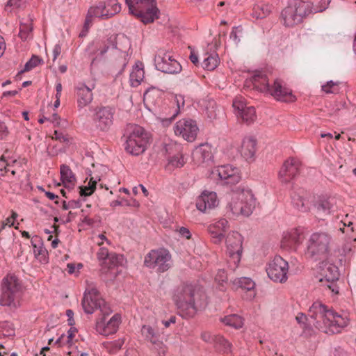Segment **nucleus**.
Instances as JSON below:
<instances>
[{"label":"nucleus","instance_id":"f257e3e1","mask_svg":"<svg viewBox=\"0 0 356 356\" xmlns=\"http://www.w3.org/2000/svg\"><path fill=\"white\" fill-rule=\"evenodd\" d=\"M172 300L184 318L193 317L207 305L205 293L192 284H182L177 287L173 292Z\"/></svg>","mask_w":356,"mask_h":356},{"label":"nucleus","instance_id":"f03ea898","mask_svg":"<svg viewBox=\"0 0 356 356\" xmlns=\"http://www.w3.org/2000/svg\"><path fill=\"white\" fill-rule=\"evenodd\" d=\"M309 316L313 320L311 323L327 334L338 333L348 324L346 317L328 309L321 302H315L309 307Z\"/></svg>","mask_w":356,"mask_h":356},{"label":"nucleus","instance_id":"7ed1b4c3","mask_svg":"<svg viewBox=\"0 0 356 356\" xmlns=\"http://www.w3.org/2000/svg\"><path fill=\"white\" fill-rule=\"evenodd\" d=\"M256 200L250 189L238 188L230 194L227 209L234 216H249L255 207Z\"/></svg>","mask_w":356,"mask_h":356},{"label":"nucleus","instance_id":"20e7f679","mask_svg":"<svg viewBox=\"0 0 356 356\" xmlns=\"http://www.w3.org/2000/svg\"><path fill=\"white\" fill-rule=\"evenodd\" d=\"M332 244V237L328 233L314 232L307 241L305 254L315 261L325 258L330 252Z\"/></svg>","mask_w":356,"mask_h":356},{"label":"nucleus","instance_id":"39448f33","mask_svg":"<svg viewBox=\"0 0 356 356\" xmlns=\"http://www.w3.org/2000/svg\"><path fill=\"white\" fill-rule=\"evenodd\" d=\"M21 286L18 279L14 275H7L0 286V305L10 309L20 306Z\"/></svg>","mask_w":356,"mask_h":356},{"label":"nucleus","instance_id":"423d86ee","mask_svg":"<svg viewBox=\"0 0 356 356\" xmlns=\"http://www.w3.org/2000/svg\"><path fill=\"white\" fill-rule=\"evenodd\" d=\"M129 13L140 19L144 24L153 22L159 18L160 10L156 0H125Z\"/></svg>","mask_w":356,"mask_h":356},{"label":"nucleus","instance_id":"0eeeda50","mask_svg":"<svg viewBox=\"0 0 356 356\" xmlns=\"http://www.w3.org/2000/svg\"><path fill=\"white\" fill-rule=\"evenodd\" d=\"M81 305L84 312L89 314H92L97 309L104 316H109L113 312L110 306L101 298L97 289L91 285L86 289Z\"/></svg>","mask_w":356,"mask_h":356},{"label":"nucleus","instance_id":"6e6552de","mask_svg":"<svg viewBox=\"0 0 356 356\" xmlns=\"http://www.w3.org/2000/svg\"><path fill=\"white\" fill-rule=\"evenodd\" d=\"M129 134L125 144L126 151L135 156L143 153L146 149L149 138L144 129L138 125L133 124L129 128Z\"/></svg>","mask_w":356,"mask_h":356},{"label":"nucleus","instance_id":"1a4fd4ad","mask_svg":"<svg viewBox=\"0 0 356 356\" xmlns=\"http://www.w3.org/2000/svg\"><path fill=\"white\" fill-rule=\"evenodd\" d=\"M309 9L310 6L307 2L295 0L282 12L284 24L291 27L301 23Z\"/></svg>","mask_w":356,"mask_h":356},{"label":"nucleus","instance_id":"9d476101","mask_svg":"<svg viewBox=\"0 0 356 356\" xmlns=\"http://www.w3.org/2000/svg\"><path fill=\"white\" fill-rule=\"evenodd\" d=\"M228 267L235 270L238 267L243 252V236L237 232L229 233L226 238Z\"/></svg>","mask_w":356,"mask_h":356},{"label":"nucleus","instance_id":"9b49d317","mask_svg":"<svg viewBox=\"0 0 356 356\" xmlns=\"http://www.w3.org/2000/svg\"><path fill=\"white\" fill-rule=\"evenodd\" d=\"M154 64L158 70L168 74H178L181 71L180 63L170 52L159 49L154 57Z\"/></svg>","mask_w":356,"mask_h":356},{"label":"nucleus","instance_id":"f8f14e48","mask_svg":"<svg viewBox=\"0 0 356 356\" xmlns=\"http://www.w3.org/2000/svg\"><path fill=\"white\" fill-rule=\"evenodd\" d=\"M171 256L164 250H153L145 257V265L150 268H157L159 272H165L170 267Z\"/></svg>","mask_w":356,"mask_h":356},{"label":"nucleus","instance_id":"ddd939ff","mask_svg":"<svg viewBox=\"0 0 356 356\" xmlns=\"http://www.w3.org/2000/svg\"><path fill=\"white\" fill-rule=\"evenodd\" d=\"M268 277L275 282L283 283L287 280L289 264L280 256H275L267 265Z\"/></svg>","mask_w":356,"mask_h":356},{"label":"nucleus","instance_id":"4468645a","mask_svg":"<svg viewBox=\"0 0 356 356\" xmlns=\"http://www.w3.org/2000/svg\"><path fill=\"white\" fill-rule=\"evenodd\" d=\"M114 110L108 106H100L94 109L92 122L97 130L107 131L113 123Z\"/></svg>","mask_w":356,"mask_h":356},{"label":"nucleus","instance_id":"2eb2a0df","mask_svg":"<svg viewBox=\"0 0 356 356\" xmlns=\"http://www.w3.org/2000/svg\"><path fill=\"white\" fill-rule=\"evenodd\" d=\"M235 115L243 122L250 124L257 119L254 106H248L245 99L241 96L236 97L232 104Z\"/></svg>","mask_w":356,"mask_h":356},{"label":"nucleus","instance_id":"dca6fc26","mask_svg":"<svg viewBox=\"0 0 356 356\" xmlns=\"http://www.w3.org/2000/svg\"><path fill=\"white\" fill-rule=\"evenodd\" d=\"M199 129L195 121L191 119H181L176 122L174 131L176 136H181L188 142L195 140Z\"/></svg>","mask_w":356,"mask_h":356},{"label":"nucleus","instance_id":"f3484780","mask_svg":"<svg viewBox=\"0 0 356 356\" xmlns=\"http://www.w3.org/2000/svg\"><path fill=\"white\" fill-rule=\"evenodd\" d=\"M213 178L218 177L224 184L234 185L241 180L239 171L231 165L218 166L212 171Z\"/></svg>","mask_w":356,"mask_h":356},{"label":"nucleus","instance_id":"a211bd4d","mask_svg":"<svg viewBox=\"0 0 356 356\" xmlns=\"http://www.w3.org/2000/svg\"><path fill=\"white\" fill-rule=\"evenodd\" d=\"M106 316L102 315V317L97 319L95 323L97 332L104 336L115 334L121 322V317L118 314L113 315L108 321H106Z\"/></svg>","mask_w":356,"mask_h":356},{"label":"nucleus","instance_id":"6ab92c4d","mask_svg":"<svg viewBox=\"0 0 356 356\" xmlns=\"http://www.w3.org/2000/svg\"><path fill=\"white\" fill-rule=\"evenodd\" d=\"M322 277L319 279L321 282L324 283L332 293L337 294L339 293V287L336 284V281L339 277L338 268L332 264H326L321 269Z\"/></svg>","mask_w":356,"mask_h":356},{"label":"nucleus","instance_id":"aec40b11","mask_svg":"<svg viewBox=\"0 0 356 356\" xmlns=\"http://www.w3.org/2000/svg\"><path fill=\"white\" fill-rule=\"evenodd\" d=\"M141 334L153 345V348L157 352V356L165 355L167 348L161 340V335L158 331L150 325H145L141 328Z\"/></svg>","mask_w":356,"mask_h":356},{"label":"nucleus","instance_id":"412c9836","mask_svg":"<svg viewBox=\"0 0 356 356\" xmlns=\"http://www.w3.org/2000/svg\"><path fill=\"white\" fill-rule=\"evenodd\" d=\"M279 101L293 102L296 97L293 95L292 90L286 86L280 79H275L273 84L270 86V90L266 92Z\"/></svg>","mask_w":356,"mask_h":356},{"label":"nucleus","instance_id":"4be33fe9","mask_svg":"<svg viewBox=\"0 0 356 356\" xmlns=\"http://www.w3.org/2000/svg\"><path fill=\"white\" fill-rule=\"evenodd\" d=\"M95 85L92 83L90 86H86L85 83H80L76 87V103L79 110L90 105L93 99L92 90Z\"/></svg>","mask_w":356,"mask_h":356},{"label":"nucleus","instance_id":"5701e85b","mask_svg":"<svg viewBox=\"0 0 356 356\" xmlns=\"http://www.w3.org/2000/svg\"><path fill=\"white\" fill-rule=\"evenodd\" d=\"M300 162L293 158H290L284 161L279 171V178L283 183H288L298 173Z\"/></svg>","mask_w":356,"mask_h":356},{"label":"nucleus","instance_id":"b1692460","mask_svg":"<svg viewBox=\"0 0 356 356\" xmlns=\"http://www.w3.org/2000/svg\"><path fill=\"white\" fill-rule=\"evenodd\" d=\"M218 200L215 192L204 191L196 200V208L206 213L218 205Z\"/></svg>","mask_w":356,"mask_h":356},{"label":"nucleus","instance_id":"393cba45","mask_svg":"<svg viewBox=\"0 0 356 356\" xmlns=\"http://www.w3.org/2000/svg\"><path fill=\"white\" fill-rule=\"evenodd\" d=\"M302 241V232L298 229H292L284 233L281 247L286 250H296Z\"/></svg>","mask_w":356,"mask_h":356},{"label":"nucleus","instance_id":"a878e982","mask_svg":"<svg viewBox=\"0 0 356 356\" xmlns=\"http://www.w3.org/2000/svg\"><path fill=\"white\" fill-rule=\"evenodd\" d=\"M229 228V222L225 218H221L210 225L209 227V232L211 234L213 243H220L225 236V233Z\"/></svg>","mask_w":356,"mask_h":356},{"label":"nucleus","instance_id":"bb28decb","mask_svg":"<svg viewBox=\"0 0 356 356\" xmlns=\"http://www.w3.org/2000/svg\"><path fill=\"white\" fill-rule=\"evenodd\" d=\"M257 141L254 136H245L241 146V156L247 161L253 160L257 151Z\"/></svg>","mask_w":356,"mask_h":356},{"label":"nucleus","instance_id":"cd10ccee","mask_svg":"<svg viewBox=\"0 0 356 356\" xmlns=\"http://www.w3.org/2000/svg\"><path fill=\"white\" fill-rule=\"evenodd\" d=\"M192 156L197 163L210 161L213 158L211 146L207 143L199 145L193 150Z\"/></svg>","mask_w":356,"mask_h":356},{"label":"nucleus","instance_id":"c85d7f7f","mask_svg":"<svg viewBox=\"0 0 356 356\" xmlns=\"http://www.w3.org/2000/svg\"><path fill=\"white\" fill-rule=\"evenodd\" d=\"M254 86L262 92L266 93L270 90V84L268 83L266 74L261 71L254 72L252 77Z\"/></svg>","mask_w":356,"mask_h":356},{"label":"nucleus","instance_id":"c756f323","mask_svg":"<svg viewBox=\"0 0 356 356\" xmlns=\"http://www.w3.org/2000/svg\"><path fill=\"white\" fill-rule=\"evenodd\" d=\"M33 29V19L29 17L24 19L20 23L19 36L22 40H27L32 38Z\"/></svg>","mask_w":356,"mask_h":356},{"label":"nucleus","instance_id":"7c9ffc66","mask_svg":"<svg viewBox=\"0 0 356 356\" xmlns=\"http://www.w3.org/2000/svg\"><path fill=\"white\" fill-rule=\"evenodd\" d=\"M220 63L218 55L215 53H206L203 61L201 63L202 67L208 71L214 70Z\"/></svg>","mask_w":356,"mask_h":356},{"label":"nucleus","instance_id":"2f4dec72","mask_svg":"<svg viewBox=\"0 0 356 356\" xmlns=\"http://www.w3.org/2000/svg\"><path fill=\"white\" fill-rule=\"evenodd\" d=\"M89 17H95L102 19H108L110 17L107 16L108 10L105 2H99L97 6H92L88 11Z\"/></svg>","mask_w":356,"mask_h":356},{"label":"nucleus","instance_id":"473e14b6","mask_svg":"<svg viewBox=\"0 0 356 356\" xmlns=\"http://www.w3.org/2000/svg\"><path fill=\"white\" fill-rule=\"evenodd\" d=\"M60 170V178L65 186L70 187L73 186L76 181V178L70 167L65 164L61 165Z\"/></svg>","mask_w":356,"mask_h":356},{"label":"nucleus","instance_id":"72a5a7b5","mask_svg":"<svg viewBox=\"0 0 356 356\" xmlns=\"http://www.w3.org/2000/svg\"><path fill=\"white\" fill-rule=\"evenodd\" d=\"M234 289H241L246 291H251L254 288V282L249 277H243L235 279L232 282Z\"/></svg>","mask_w":356,"mask_h":356},{"label":"nucleus","instance_id":"f704fd0d","mask_svg":"<svg viewBox=\"0 0 356 356\" xmlns=\"http://www.w3.org/2000/svg\"><path fill=\"white\" fill-rule=\"evenodd\" d=\"M333 204L329 199L326 198L319 199L315 204L317 213L325 216L330 213Z\"/></svg>","mask_w":356,"mask_h":356},{"label":"nucleus","instance_id":"c9c22d12","mask_svg":"<svg viewBox=\"0 0 356 356\" xmlns=\"http://www.w3.org/2000/svg\"><path fill=\"white\" fill-rule=\"evenodd\" d=\"M292 204L294 208L301 212H307L309 210V201L298 194L292 196Z\"/></svg>","mask_w":356,"mask_h":356},{"label":"nucleus","instance_id":"e433bc0d","mask_svg":"<svg viewBox=\"0 0 356 356\" xmlns=\"http://www.w3.org/2000/svg\"><path fill=\"white\" fill-rule=\"evenodd\" d=\"M221 321L225 325L234 327L236 329L241 328L243 325V318L236 314L226 316L221 318Z\"/></svg>","mask_w":356,"mask_h":356},{"label":"nucleus","instance_id":"4c0bfd02","mask_svg":"<svg viewBox=\"0 0 356 356\" xmlns=\"http://www.w3.org/2000/svg\"><path fill=\"white\" fill-rule=\"evenodd\" d=\"M271 11V8L268 4L259 3L253 8V16L257 19H263L267 17Z\"/></svg>","mask_w":356,"mask_h":356},{"label":"nucleus","instance_id":"58836bf2","mask_svg":"<svg viewBox=\"0 0 356 356\" xmlns=\"http://www.w3.org/2000/svg\"><path fill=\"white\" fill-rule=\"evenodd\" d=\"M144 78V70L136 66L130 74L131 85L134 87L138 86Z\"/></svg>","mask_w":356,"mask_h":356},{"label":"nucleus","instance_id":"ea45409f","mask_svg":"<svg viewBox=\"0 0 356 356\" xmlns=\"http://www.w3.org/2000/svg\"><path fill=\"white\" fill-rule=\"evenodd\" d=\"M124 261V257L121 254H111L107 264H104L103 266L108 267V270H113V268L118 265H121Z\"/></svg>","mask_w":356,"mask_h":356},{"label":"nucleus","instance_id":"a19ab883","mask_svg":"<svg viewBox=\"0 0 356 356\" xmlns=\"http://www.w3.org/2000/svg\"><path fill=\"white\" fill-rule=\"evenodd\" d=\"M100 179H95L94 177H91L90 179V181L88 184V186L80 187V195L81 196H89L90 195L95 191L96 188V184L97 183V181H99Z\"/></svg>","mask_w":356,"mask_h":356},{"label":"nucleus","instance_id":"79ce46f5","mask_svg":"<svg viewBox=\"0 0 356 356\" xmlns=\"http://www.w3.org/2000/svg\"><path fill=\"white\" fill-rule=\"evenodd\" d=\"M213 344L222 351L229 352L230 350L231 344L222 336L217 335Z\"/></svg>","mask_w":356,"mask_h":356},{"label":"nucleus","instance_id":"37998d69","mask_svg":"<svg viewBox=\"0 0 356 356\" xmlns=\"http://www.w3.org/2000/svg\"><path fill=\"white\" fill-rule=\"evenodd\" d=\"M0 176H4L8 172H10L12 175H15L16 174V169L14 165H10L1 159L0 161Z\"/></svg>","mask_w":356,"mask_h":356},{"label":"nucleus","instance_id":"c03bdc74","mask_svg":"<svg viewBox=\"0 0 356 356\" xmlns=\"http://www.w3.org/2000/svg\"><path fill=\"white\" fill-rule=\"evenodd\" d=\"M124 342L123 339H119L114 341L104 343V346L110 353H115L122 348Z\"/></svg>","mask_w":356,"mask_h":356},{"label":"nucleus","instance_id":"a18cd8bd","mask_svg":"<svg viewBox=\"0 0 356 356\" xmlns=\"http://www.w3.org/2000/svg\"><path fill=\"white\" fill-rule=\"evenodd\" d=\"M106 5L108 10V14H107V16L110 17L120 11V5L115 0H109L106 3Z\"/></svg>","mask_w":356,"mask_h":356},{"label":"nucleus","instance_id":"49530a36","mask_svg":"<svg viewBox=\"0 0 356 356\" xmlns=\"http://www.w3.org/2000/svg\"><path fill=\"white\" fill-rule=\"evenodd\" d=\"M42 60L37 56H33L24 65V71H29L38 65Z\"/></svg>","mask_w":356,"mask_h":356},{"label":"nucleus","instance_id":"de8ad7c7","mask_svg":"<svg viewBox=\"0 0 356 356\" xmlns=\"http://www.w3.org/2000/svg\"><path fill=\"white\" fill-rule=\"evenodd\" d=\"M170 163L175 168H181L185 164V161L182 154H177L172 156L170 160Z\"/></svg>","mask_w":356,"mask_h":356},{"label":"nucleus","instance_id":"09e8293b","mask_svg":"<svg viewBox=\"0 0 356 356\" xmlns=\"http://www.w3.org/2000/svg\"><path fill=\"white\" fill-rule=\"evenodd\" d=\"M241 33L242 28L241 26L234 27L229 35L230 39H232L236 44H238L240 42Z\"/></svg>","mask_w":356,"mask_h":356},{"label":"nucleus","instance_id":"8fccbe9b","mask_svg":"<svg viewBox=\"0 0 356 356\" xmlns=\"http://www.w3.org/2000/svg\"><path fill=\"white\" fill-rule=\"evenodd\" d=\"M53 139L58 140L60 143H63L65 144H68L70 143V138L67 135L64 134L62 132L58 131H54V136H52Z\"/></svg>","mask_w":356,"mask_h":356},{"label":"nucleus","instance_id":"3c124183","mask_svg":"<svg viewBox=\"0 0 356 356\" xmlns=\"http://www.w3.org/2000/svg\"><path fill=\"white\" fill-rule=\"evenodd\" d=\"M110 255L111 254H109L108 250L105 248H101L97 252L98 259L103 261L102 265L107 264V260Z\"/></svg>","mask_w":356,"mask_h":356},{"label":"nucleus","instance_id":"603ef678","mask_svg":"<svg viewBox=\"0 0 356 356\" xmlns=\"http://www.w3.org/2000/svg\"><path fill=\"white\" fill-rule=\"evenodd\" d=\"M28 0H9L6 6L11 7L13 9L23 8Z\"/></svg>","mask_w":356,"mask_h":356},{"label":"nucleus","instance_id":"864d4df0","mask_svg":"<svg viewBox=\"0 0 356 356\" xmlns=\"http://www.w3.org/2000/svg\"><path fill=\"white\" fill-rule=\"evenodd\" d=\"M337 83L332 81H327L325 84L322 86V90L327 94L334 93L335 92L334 87Z\"/></svg>","mask_w":356,"mask_h":356},{"label":"nucleus","instance_id":"5fc2aeb1","mask_svg":"<svg viewBox=\"0 0 356 356\" xmlns=\"http://www.w3.org/2000/svg\"><path fill=\"white\" fill-rule=\"evenodd\" d=\"M38 238L36 237L35 239H32L31 241V243H32V245H33V248H34V253H35V257H39V256H42V257H45V254H46V250L44 248H43L41 246H37L36 244L34 243V242L35 241V240L37 239Z\"/></svg>","mask_w":356,"mask_h":356},{"label":"nucleus","instance_id":"6e6d98bb","mask_svg":"<svg viewBox=\"0 0 356 356\" xmlns=\"http://www.w3.org/2000/svg\"><path fill=\"white\" fill-rule=\"evenodd\" d=\"M215 280L220 284L226 282L227 280V276L224 270H219L216 275Z\"/></svg>","mask_w":356,"mask_h":356},{"label":"nucleus","instance_id":"4d7b16f0","mask_svg":"<svg viewBox=\"0 0 356 356\" xmlns=\"http://www.w3.org/2000/svg\"><path fill=\"white\" fill-rule=\"evenodd\" d=\"M17 216V214L15 212L13 211L12 216L10 217L7 218L2 222L1 229H4L6 226H8L9 227H12L14 225V222Z\"/></svg>","mask_w":356,"mask_h":356},{"label":"nucleus","instance_id":"13d9d810","mask_svg":"<svg viewBox=\"0 0 356 356\" xmlns=\"http://www.w3.org/2000/svg\"><path fill=\"white\" fill-rule=\"evenodd\" d=\"M216 336L211 334L210 332H204L202 333L201 338L205 342L213 343L216 341Z\"/></svg>","mask_w":356,"mask_h":356},{"label":"nucleus","instance_id":"bf43d9fd","mask_svg":"<svg viewBox=\"0 0 356 356\" xmlns=\"http://www.w3.org/2000/svg\"><path fill=\"white\" fill-rule=\"evenodd\" d=\"M9 134L7 126L2 122H0V139H4Z\"/></svg>","mask_w":356,"mask_h":356},{"label":"nucleus","instance_id":"052dcab7","mask_svg":"<svg viewBox=\"0 0 356 356\" xmlns=\"http://www.w3.org/2000/svg\"><path fill=\"white\" fill-rule=\"evenodd\" d=\"M177 231L181 236L184 237L187 239H189L191 236L190 230L186 227H179L177 229Z\"/></svg>","mask_w":356,"mask_h":356},{"label":"nucleus","instance_id":"680f3d73","mask_svg":"<svg viewBox=\"0 0 356 356\" xmlns=\"http://www.w3.org/2000/svg\"><path fill=\"white\" fill-rule=\"evenodd\" d=\"M296 319L297 321V322L299 323V324H301L302 325H305L306 324V321L308 320L307 317L306 316V315H305L303 313H299L296 317Z\"/></svg>","mask_w":356,"mask_h":356},{"label":"nucleus","instance_id":"e2e57ef3","mask_svg":"<svg viewBox=\"0 0 356 356\" xmlns=\"http://www.w3.org/2000/svg\"><path fill=\"white\" fill-rule=\"evenodd\" d=\"M61 53V47L59 44H56L53 49V60H55Z\"/></svg>","mask_w":356,"mask_h":356},{"label":"nucleus","instance_id":"0e129e2a","mask_svg":"<svg viewBox=\"0 0 356 356\" xmlns=\"http://www.w3.org/2000/svg\"><path fill=\"white\" fill-rule=\"evenodd\" d=\"M189 58H190V60L194 65H197L199 64L198 56L194 51L191 52Z\"/></svg>","mask_w":356,"mask_h":356},{"label":"nucleus","instance_id":"69168bd1","mask_svg":"<svg viewBox=\"0 0 356 356\" xmlns=\"http://www.w3.org/2000/svg\"><path fill=\"white\" fill-rule=\"evenodd\" d=\"M66 314L68 317V320H67L68 324L72 326L74 324V320L73 319V315H74L73 312L70 309H68L66 312Z\"/></svg>","mask_w":356,"mask_h":356},{"label":"nucleus","instance_id":"338daca9","mask_svg":"<svg viewBox=\"0 0 356 356\" xmlns=\"http://www.w3.org/2000/svg\"><path fill=\"white\" fill-rule=\"evenodd\" d=\"M92 17H89V15L87 14V16H86V21H85V23H84V26H83V29L86 32H88V29H89V27H90V24L92 23Z\"/></svg>","mask_w":356,"mask_h":356},{"label":"nucleus","instance_id":"774afa93","mask_svg":"<svg viewBox=\"0 0 356 356\" xmlns=\"http://www.w3.org/2000/svg\"><path fill=\"white\" fill-rule=\"evenodd\" d=\"M92 17H89V15L87 14V16H86V21H85V23H84V26H83V29L86 32H88V29H89V27H90V24L92 23Z\"/></svg>","mask_w":356,"mask_h":356}]
</instances>
